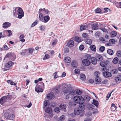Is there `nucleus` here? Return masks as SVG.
<instances>
[{
    "label": "nucleus",
    "mask_w": 121,
    "mask_h": 121,
    "mask_svg": "<svg viewBox=\"0 0 121 121\" xmlns=\"http://www.w3.org/2000/svg\"><path fill=\"white\" fill-rule=\"evenodd\" d=\"M63 89L64 92L65 93H69L72 96H74L77 95L75 90H71L69 88H66L65 87L63 88Z\"/></svg>",
    "instance_id": "f257e3e1"
},
{
    "label": "nucleus",
    "mask_w": 121,
    "mask_h": 121,
    "mask_svg": "<svg viewBox=\"0 0 121 121\" xmlns=\"http://www.w3.org/2000/svg\"><path fill=\"white\" fill-rule=\"evenodd\" d=\"M73 99L77 104H83L84 103L83 98L81 96L76 95L74 97Z\"/></svg>",
    "instance_id": "f03ea898"
},
{
    "label": "nucleus",
    "mask_w": 121,
    "mask_h": 121,
    "mask_svg": "<svg viewBox=\"0 0 121 121\" xmlns=\"http://www.w3.org/2000/svg\"><path fill=\"white\" fill-rule=\"evenodd\" d=\"M12 98V95H11L3 97L0 99V103L2 104L10 100Z\"/></svg>",
    "instance_id": "7ed1b4c3"
},
{
    "label": "nucleus",
    "mask_w": 121,
    "mask_h": 121,
    "mask_svg": "<svg viewBox=\"0 0 121 121\" xmlns=\"http://www.w3.org/2000/svg\"><path fill=\"white\" fill-rule=\"evenodd\" d=\"M83 64L85 66H88L90 64L91 62L88 60L85 59L83 60L82 61Z\"/></svg>",
    "instance_id": "20e7f679"
},
{
    "label": "nucleus",
    "mask_w": 121,
    "mask_h": 121,
    "mask_svg": "<svg viewBox=\"0 0 121 121\" xmlns=\"http://www.w3.org/2000/svg\"><path fill=\"white\" fill-rule=\"evenodd\" d=\"M74 45V41L72 39H70L68 42L67 45L69 47H73Z\"/></svg>",
    "instance_id": "39448f33"
},
{
    "label": "nucleus",
    "mask_w": 121,
    "mask_h": 121,
    "mask_svg": "<svg viewBox=\"0 0 121 121\" xmlns=\"http://www.w3.org/2000/svg\"><path fill=\"white\" fill-rule=\"evenodd\" d=\"M109 63V62L108 60L101 61L100 63V65L102 67H105L107 66Z\"/></svg>",
    "instance_id": "423d86ee"
},
{
    "label": "nucleus",
    "mask_w": 121,
    "mask_h": 121,
    "mask_svg": "<svg viewBox=\"0 0 121 121\" xmlns=\"http://www.w3.org/2000/svg\"><path fill=\"white\" fill-rule=\"evenodd\" d=\"M85 109V107L84 105L82 104H80L79 105L78 109H76V111H83Z\"/></svg>",
    "instance_id": "0eeeda50"
},
{
    "label": "nucleus",
    "mask_w": 121,
    "mask_h": 121,
    "mask_svg": "<svg viewBox=\"0 0 121 121\" xmlns=\"http://www.w3.org/2000/svg\"><path fill=\"white\" fill-rule=\"evenodd\" d=\"M100 29L103 31L104 32L109 33V31L110 29L108 27H101Z\"/></svg>",
    "instance_id": "6e6552de"
},
{
    "label": "nucleus",
    "mask_w": 121,
    "mask_h": 121,
    "mask_svg": "<svg viewBox=\"0 0 121 121\" xmlns=\"http://www.w3.org/2000/svg\"><path fill=\"white\" fill-rule=\"evenodd\" d=\"M115 42V40L113 39H111L110 40L109 42L107 43V45L108 46H111L114 44Z\"/></svg>",
    "instance_id": "1a4fd4ad"
},
{
    "label": "nucleus",
    "mask_w": 121,
    "mask_h": 121,
    "mask_svg": "<svg viewBox=\"0 0 121 121\" xmlns=\"http://www.w3.org/2000/svg\"><path fill=\"white\" fill-rule=\"evenodd\" d=\"M66 105L63 104H61L59 106V108H60V110H63L64 112H63V113H65L66 111Z\"/></svg>",
    "instance_id": "9d476101"
},
{
    "label": "nucleus",
    "mask_w": 121,
    "mask_h": 121,
    "mask_svg": "<svg viewBox=\"0 0 121 121\" xmlns=\"http://www.w3.org/2000/svg\"><path fill=\"white\" fill-rule=\"evenodd\" d=\"M99 25L97 23H94L91 25L92 29L94 30H96L98 29Z\"/></svg>",
    "instance_id": "9b49d317"
},
{
    "label": "nucleus",
    "mask_w": 121,
    "mask_h": 121,
    "mask_svg": "<svg viewBox=\"0 0 121 121\" xmlns=\"http://www.w3.org/2000/svg\"><path fill=\"white\" fill-rule=\"evenodd\" d=\"M10 26V23L8 22H6L3 24V27L4 28H7L9 27Z\"/></svg>",
    "instance_id": "f8f14e48"
},
{
    "label": "nucleus",
    "mask_w": 121,
    "mask_h": 121,
    "mask_svg": "<svg viewBox=\"0 0 121 121\" xmlns=\"http://www.w3.org/2000/svg\"><path fill=\"white\" fill-rule=\"evenodd\" d=\"M76 111V109H75V113L77 115L79 114L81 116H82L84 114V113L83 111Z\"/></svg>",
    "instance_id": "ddd939ff"
},
{
    "label": "nucleus",
    "mask_w": 121,
    "mask_h": 121,
    "mask_svg": "<svg viewBox=\"0 0 121 121\" xmlns=\"http://www.w3.org/2000/svg\"><path fill=\"white\" fill-rule=\"evenodd\" d=\"M54 96V94L53 93H50L47 95V97L48 99H52Z\"/></svg>",
    "instance_id": "4468645a"
},
{
    "label": "nucleus",
    "mask_w": 121,
    "mask_h": 121,
    "mask_svg": "<svg viewBox=\"0 0 121 121\" xmlns=\"http://www.w3.org/2000/svg\"><path fill=\"white\" fill-rule=\"evenodd\" d=\"M103 73L104 76L106 78L111 77L112 76L111 73L108 72H103Z\"/></svg>",
    "instance_id": "2eb2a0df"
},
{
    "label": "nucleus",
    "mask_w": 121,
    "mask_h": 121,
    "mask_svg": "<svg viewBox=\"0 0 121 121\" xmlns=\"http://www.w3.org/2000/svg\"><path fill=\"white\" fill-rule=\"evenodd\" d=\"M71 61V58L68 56L65 57L64 60V62L67 63H69Z\"/></svg>",
    "instance_id": "dca6fc26"
},
{
    "label": "nucleus",
    "mask_w": 121,
    "mask_h": 121,
    "mask_svg": "<svg viewBox=\"0 0 121 121\" xmlns=\"http://www.w3.org/2000/svg\"><path fill=\"white\" fill-rule=\"evenodd\" d=\"M96 59L98 61H100L102 60L103 59L102 56L99 54L95 56Z\"/></svg>",
    "instance_id": "f3484780"
},
{
    "label": "nucleus",
    "mask_w": 121,
    "mask_h": 121,
    "mask_svg": "<svg viewBox=\"0 0 121 121\" xmlns=\"http://www.w3.org/2000/svg\"><path fill=\"white\" fill-rule=\"evenodd\" d=\"M91 61L92 64L93 65H95L97 63V59L94 57H92L91 58Z\"/></svg>",
    "instance_id": "a211bd4d"
},
{
    "label": "nucleus",
    "mask_w": 121,
    "mask_h": 121,
    "mask_svg": "<svg viewBox=\"0 0 121 121\" xmlns=\"http://www.w3.org/2000/svg\"><path fill=\"white\" fill-rule=\"evenodd\" d=\"M69 106H74L76 105L77 103H76L75 101L74 100L71 101H69Z\"/></svg>",
    "instance_id": "6ab92c4d"
},
{
    "label": "nucleus",
    "mask_w": 121,
    "mask_h": 121,
    "mask_svg": "<svg viewBox=\"0 0 121 121\" xmlns=\"http://www.w3.org/2000/svg\"><path fill=\"white\" fill-rule=\"evenodd\" d=\"M83 99H84V101H86L87 102H88L90 99V97L88 95H85L84 96Z\"/></svg>",
    "instance_id": "aec40b11"
},
{
    "label": "nucleus",
    "mask_w": 121,
    "mask_h": 121,
    "mask_svg": "<svg viewBox=\"0 0 121 121\" xmlns=\"http://www.w3.org/2000/svg\"><path fill=\"white\" fill-rule=\"evenodd\" d=\"M71 65L74 68H76L78 64L76 61L73 60L71 63Z\"/></svg>",
    "instance_id": "412c9836"
},
{
    "label": "nucleus",
    "mask_w": 121,
    "mask_h": 121,
    "mask_svg": "<svg viewBox=\"0 0 121 121\" xmlns=\"http://www.w3.org/2000/svg\"><path fill=\"white\" fill-rule=\"evenodd\" d=\"M12 65V62L11 61H9L8 63H6L5 65V68H9Z\"/></svg>",
    "instance_id": "4be33fe9"
},
{
    "label": "nucleus",
    "mask_w": 121,
    "mask_h": 121,
    "mask_svg": "<svg viewBox=\"0 0 121 121\" xmlns=\"http://www.w3.org/2000/svg\"><path fill=\"white\" fill-rule=\"evenodd\" d=\"M111 109L112 111H114L117 108V107L113 103L111 104Z\"/></svg>",
    "instance_id": "5701e85b"
},
{
    "label": "nucleus",
    "mask_w": 121,
    "mask_h": 121,
    "mask_svg": "<svg viewBox=\"0 0 121 121\" xmlns=\"http://www.w3.org/2000/svg\"><path fill=\"white\" fill-rule=\"evenodd\" d=\"M43 22L44 23L48 22L50 19V17L48 16H44V17Z\"/></svg>",
    "instance_id": "b1692460"
},
{
    "label": "nucleus",
    "mask_w": 121,
    "mask_h": 121,
    "mask_svg": "<svg viewBox=\"0 0 121 121\" xmlns=\"http://www.w3.org/2000/svg\"><path fill=\"white\" fill-rule=\"evenodd\" d=\"M110 34L112 37H113L116 36L117 34V33L116 31H112L110 33Z\"/></svg>",
    "instance_id": "393cba45"
},
{
    "label": "nucleus",
    "mask_w": 121,
    "mask_h": 121,
    "mask_svg": "<svg viewBox=\"0 0 121 121\" xmlns=\"http://www.w3.org/2000/svg\"><path fill=\"white\" fill-rule=\"evenodd\" d=\"M35 91L37 92H42L43 91V90L42 88L39 87L35 88Z\"/></svg>",
    "instance_id": "a878e982"
},
{
    "label": "nucleus",
    "mask_w": 121,
    "mask_h": 121,
    "mask_svg": "<svg viewBox=\"0 0 121 121\" xmlns=\"http://www.w3.org/2000/svg\"><path fill=\"white\" fill-rule=\"evenodd\" d=\"M24 37V35L22 34L19 37V39L20 41H21L22 42H24L25 40V39H23Z\"/></svg>",
    "instance_id": "bb28decb"
},
{
    "label": "nucleus",
    "mask_w": 121,
    "mask_h": 121,
    "mask_svg": "<svg viewBox=\"0 0 121 121\" xmlns=\"http://www.w3.org/2000/svg\"><path fill=\"white\" fill-rule=\"evenodd\" d=\"M80 77L82 81L86 79V76L85 74H81L80 75Z\"/></svg>",
    "instance_id": "cd10ccee"
},
{
    "label": "nucleus",
    "mask_w": 121,
    "mask_h": 121,
    "mask_svg": "<svg viewBox=\"0 0 121 121\" xmlns=\"http://www.w3.org/2000/svg\"><path fill=\"white\" fill-rule=\"evenodd\" d=\"M45 111L46 112L50 114L52 112V110L51 108H48L45 110Z\"/></svg>",
    "instance_id": "c85d7f7f"
},
{
    "label": "nucleus",
    "mask_w": 121,
    "mask_h": 121,
    "mask_svg": "<svg viewBox=\"0 0 121 121\" xmlns=\"http://www.w3.org/2000/svg\"><path fill=\"white\" fill-rule=\"evenodd\" d=\"M107 53L109 55H112L114 54L113 51L111 49H109L107 51Z\"/></svg>",
    "instance_id": "c756f323"
},
{
    "label": "nucleus",
    "mask_w": 121,
    "mask_h": 121,
    "mask_svg": "<svg viewBox=\"0 0 121 121\" xmlns=\"http://www.w3.org/2000/svg\"><path fill=\"white\" fill-rule=\"evenodd\" d=\"M9 115V114L8 112H7V111L5 112L4 113V116L5 118L7 119H8Z\"/></svg>",
    "instance_id": "7c9ffc66"
},
{
    "label": "nucleus",
    "mask_w": 121,
    "mask_h": 121,
    "mask_svg": "<svg viewBox=\"0 0 121 121\" xmlns=\"http://www.w3.org/2000/svg\"><path fill=\"white\" fill-rule=\"evenodd\" d=\"M95 80L97 82H100L101 80V78L98 76H96L95 79Z\"/></svg>",
    "instance_id": "2f4dec72"
},
{
    "label": "nucleus",
    "mask_w": 121,
    "mask_h": 121,
    "mask_svg": "<svg viewBox=\"0 0 121 121\" xmlns=\"http://www.w3.org/2000/svg\"><path fill=\"white\" fill-rule=\"evenodd\" d=\"M118 60V59L117 57H115L113 60L112 62L115 64H116L117 63Z\"/></svg>",
    "instance_id": "473e14b6"
},
{
    "label": "nucleus",
    "mask_w": 121,
    "mask_h": 121,
    "mask_svg": "<svg viewBox=\"0 0 121 121\" xmlns=\"http://www.w3.org/2000/svg\"><path fill=\"white\" fill-rule=\"evenodd\" d=\"M39 20L42 22H43L44 17L43 16L42 13H40L39 14Z\"/></svg>",
    "instance_id": "72a5a7b5"
},
{
    "label": "nucleus",
    "mask_w": 121,
    "mask_h": 121,
    "mask_svg": "<svg viewBox=\"0 0 121 121\" xmlns=\"http://www.w3.org/2000/svg\"><path fill=\"white\" fill-rule=\"evenodd\" d=\"M64 52L66 53H68L69 52V49L67 47H65L64 48Z\"/></svg>",
    "instance_id": "f704fd0d"
},
{
    "label": "nucleus",
    "mask_w": 121,
    "mask_h": 121,
    "mask_svg": "<svg viewBox=\"0 0 121 121\" xmlns=\"http://www.w3.org/2000/svg\"><path fill=\"white\" fill-rule=\"evenodd\" d=\"M121 78L118 77H116L115 78V81L117 83H119L121 81Z\"/></svg>",
    "instance_id": "c9c22d12"
},
{
    "label": "nucleus",
    "mask_w": 121,
    "mask_h": 121,
    "mask_svg": "<svg viewBox=\"0 0 121 121\" xmlns=\"http://www.w3.org/2000/svg\"><path fill=\"white\" fill-rule=\"evenodd\" d=\"M17 12L18 14H21L23 13L24 14V12H23L22 9L21 8H20L18 9Z\"/></svg>",
    "instance_id": "e433bc0d"
},
{
    "label": "nucleus",
    "mask_w": 121,
    "mask_h": 121,
    "mask_svg": "<svg viewBox=\"0 0 121 121\" xmlns=\"http://www.w3.org/2000/svg\"><path fill=\"white\" fill-rule=\"evenodd\" d=\"M74 39L76 42H78L79 43L80 42L82 41L81 39H80V38L77 36L75 37L74 38Z\"/></svg>",
    "instance_id": "4c0bfd02"
},
{
    "label": "nucleus",
    "mask_w": 121,
    "mask_h": 121,
    "mask_svg": "<svg viewBox=\"0 0 121 121\" xmlns=\"http://www.w3.org/2000/svg\"><path fill=\"white\" fill-rule=\"evenodd\" d=\"M92 51H96V47L94 45H92L90 47Z\"/></svg>",
    "instance_id": "58836bf2"
},
{
    "label": "nucleus",
    "mask_w": 121,
    "mask_h": 121,
    "mask_svg": "<svg viewBox=\"0 0 121 121\" xmlns=\"http://www.w3.org/2000/svg\"><path fill=\"white\" fill-rule=\"evenodd\" d=\"M85 43L86 44L91 45V44L92 41L91 39H87L86 40Z\"/></svg>",
    "instance_id": "ea45409f"
},
{
    "label": "nucleus",
    "mask_w": 121,
    "mask_h": 121,
    "mask_svg": "<svg viewBox=\"0 0 121 121\" xmlns=\"http://www.w3.org/2000/svg\"><path fill=\"white\" fill-rule=\"evenodd\" d=\"M14 117V115L13 114H11L9 115L8 119L10 120H13V119Z\"/></svg>",
    "instance_id": "a19ab883"
},
{
    "label": "nucleus",
    "mask_w": 121,
    "mask_h": 121,
    "mask_svg": "<svg viewBox=\"0 0 121 121\" xmlns=\"http://www.w3.org/2000/svg\"><path fill=\"white\" fill-rule=\"evenodd\" d=\"M49 104V101L48 100H45L44 102V105L45 107H46Z\"/></svg>",
    "instance_id": "79ce46f5"
},
{
    "label": "nucleus",
    "mask_w": 121,
    "mask_h": 121,
    "mask_svg": "<svg viewBox=\"0 0 121 121\" xmlns=\"http://www.w3.org/2000/svg\"><path fill=\"white\" fill-rule=\"evenodd\" d=\"M95 12L97 13H100L101 11V10L99 8H97L95 10Z\"/></svg>",
    "instance_id": "37998d69"
},
{
    "label": "nucleus",
    "mask_w": 121,
    "mask_h": 121,
    "mask_svg": "<svg viewBox=\"0 0 121 121\" xmlns=\"http://www.w3.org/2000/svg\"><path fill=\"white\" fill-rule=\"evenodd\" d=\"M93 104L97 107L98 105V101L95 100L93 99Z\"/></svg>",
    "instance_id": "c03bdc74"
},
{
    "label": "nucleus",
    "mask_w": 121,
    "mask_h": 121,
    "mask_svg": "<svg viewBox=\"0 0 121 121\" xmlns=\"http://www.w3.org/2000/svg\"><path fill=\"white\" fill-rule=\"evenodd\" d=\"M75 91H76V93L77 95H81L82 93V91H80L79 90L77 89L75 90Z\"/></svg>",
    "instance_id": "a18cd8bd"
},
{
    "label": "nucleus",
    "mask_w": 121,
    "mask_h": 121,
    "mask_svg": "<svg viewBox=\"0 0 121 121\" xmlns=\"http://www.w3.org/2000/svg\"><path fill=\"white\" fill-rule=\"evenodd\" d=\"M7 82L8 83L10 84L11 85H16V84L15 83L10 80H8Z\"/></svg>",
    "instance_id": "49530a36"
},
{
    "label": "nucleus",
    "mask_w": 121,
    "mask_h": 121,
    "mask_svg": "<svg viewBox=\"0 0 121 121\" xmlns=\"http://www.w3.org/2000/svg\"><path fill=\"white\" fill-rule=\"evenodd\" d=\"M34 50V49L33 48H29L28 49V50L30 54H32Z\"/></svg>",
    "instance_id": "de8ad7c7"
},
{
    "label": "nucleus",
    "mask_w": 121,
    "mask_h": 121,
    "mask_svg": "<svg viewBox=\"0 0 121 121\" xmlns=\"http://www.w3.org/2000/svg\"><path fill=\"white\" fill-rule=\"evenodd\" d=\"M60 110V108H59L58 107H56L54 109V111L55 112L57 113L59 112Z\"/></svg>",
    "instance_id": "09e8293b"
},
{
    "label": "nucleus",
    "mask_w": 121,
    "mask_h": 121,
    "mask_svg": "<svg viewBox=\"0 0 121 121\" xmlns=\"http://www.w3.org/2000/svg\"><path fill=\"white\" fill-rule=\"evenodd\" d=\"M105 47L104 46H101L99 48V50L102 52H103L105 50Z\"/></svg>",
    "instance_id": "8fccbe9b"
},
{
    "label": "nucleus",
    "mask_w": 121,
    "mask_h": 121,
    "mask_svg": "<svg viewBox=\"0 0 121 121\" xmlns=\"http://www.w3.org/2000/svg\"><path fill=\"white\" fill-rule=\"evenodd\" d=\"M85 58L88 59L90 60L91 59V56L89 54L86 55H85Z\"/></svg>",
    "instance_id": "3c124183"
},
{
    "label": "nucleus",
    "mask_w": 121,
    "mask_h": 121,
    "mask_svg": "<svg viewBox=\"0 0 121 121\" xmlns=\"http://www.w3.org/2000/svg\"><path fill=\"white\" fill-rule=\"evenodd\" d=\"M92 114V113L90 112H88L86 113L85 115L87 117H89Z\"/></svg>",
    "instance_id": "603ef678"
},
{
    "label": "nucleus",
    "mask_w": 121,
    "mask_h": 121,
    "mask_svg": "<svg viewBox=\"0 0 121 121\" xmlns=\"http://www.w3.org/2000/svg\"><path fill=\"white\" fill-rule=\"evenodd\" d=\"M49 58V56L48 54H46L45 55L44 57L43 58V60H45L46 59H48Z\"/></svg>",
    "instance_id": "864d4df0"
},
{
    "label": "nucleus",
    "mask_w": 121,
    "mask_h": 121,
    "mask_svg": "<svg viewBox=\"0 0 121 121\" xmlns=\"http://www.w3.org/2000/svg\"><path fill=\"white\" fill-rule=\"evenodd\" d=\"M117 56L119 57H121V51H118L117 52Z\"/></svg>",
    "instance_id": "5fc2aeb1"
},
{
    "label": "nucleus",
    "mask_w": 121,
    "mask_h": 121,
    "mask_svg": "<svg viewBox=\"0 0 121 121\" xmlns=\"http://www.w3.org/2000/svg\"><path fill=\"white\" fill-rule=\"evenodd\" d=\"M38 22V21H35L34 22H33L31 25V27H33L35 25H36Z\"/></svg>",
    "instance_id": "6e6d98bb"
},
{
    "label": "nucleus",
    "mask_w": 121,
    "mask_h": 121,
    "mask_svg": "<svg viewBox=\"0 0 121 121\" xmlns=\"http://www.w3.org/2000/svg\"><path fill=\"white\" fill-rule=\"evenodd\" d=\"M74 72L75 73L79 74L80 73V71L79 69H76L74 70Z\"/></svg>",
    "instance_id": "4d7b16f0"
},
{
    "label": "nucleus",
    "mask_w": 121,
    "mask_h": 121,
    "mask_svg": "<svg viewBox=\"0 0 121 121\" xmlns=\"http://www.w3.org/2000/svg\"><path fill=\"white\" fill-rule=\"evenodd\" d=\"M100 32L97 31L95 33V35L96 37H99L100 35Z\"/></svg>",
    "instance_id": "13d9d810"
},
{
    "label": "nucleus",
    "mask_w": 121,
    "mask_h": 121,
    "mask_svg": "<svg viewBox=\"0 0 121 121\" xmlns=\"http://www.w3.org/2000/svg\"><path fill=\"white\" fill-rule=\"evenodd\" d=\"M86 27L83 25L81 26L80 27V30L81 31H82L85 29Z\"/></svg>",
    "instance_id": "bf43d9fd"
},
{
    "label": "nucleus",
    "mask_w": 121,
    "mask_h": 121,
    "mask_svg": "<svg viewBox=\"0 0 121 121\" xmlns=\"http://www.w3.org/2000/svg\"><path fill=\"white\" fill-rule=\"evenodd\" d=\"M84 48V47L83 45H81L79 47V49L81 50H82Z\"/></svg>",
    "instance_id": "052dcab7"
},
{
    "label": "nucleus",
    "mask_w": 121,
    "mask_h": 121,
    "mask_svg": "<svg viewBox=\"0 0 121 121\" xmlns=\"http://www.w3.org/2000/svg\"><path fill=\"white\" fill-rule=\"evenodd\" d=\"M87 34L86 33H85L83 34L82 35V38H85L87 37Z\"/></svg>",
    "instance_id": "680f3d73"
},
{
    "label": "nucleus",
    "mask_w": 121,
    "mask_h": 121,
    "mask_svg": "<svg viewBox=\"0 0 121 121\" xmlns=\"http://www.w3.org/2000/svg\"><path fill=\"white\" fill-rule=\"evenodd\" d=\"M65 118V117L63 115L61 116L60 118V120L61 121L64 120Z\"/></svg>",
    "instance_id": "e2e57ef3"
},
{
    "label": "nucleus",
    "mask_w": 121,
    "mask_h": 121,
    "mask_svg": "<svg viewBox=\"0 0 121 121\" xmlns=\"http://www.w3.org/2000/svg\"><path fill=\"white\" fill-rule=\"evenodd\" d=\"M23 16L24 14L23 13L21 14H18V17L19 19H21L22 17H23Z\"/></svg>",
    "instance_id": "0e129e2a"
},
{
    "label": "nucleus",
    "mask_w": 121,
    "mask_h": 121,
    "mask_svg": "<svg viewBox=\"0 0 121 121\" xmlns=\"http://www.w3.org/2000/svg\"><path fill=\"white\" fill-rule=\"evenodd\" d=\"M6 32L9 34V35L8 36H9L12 34L11 31L10 30H7L6 31Z\"/></svg>",
    "instance_id": "69168bd1"
},
{
    "label": "nucleus",
    "mask_w": 121,
    "mask_h": 121,
    "mask_svg": "<svg viewBox=\"0 0 121 121\" xmlns=\"http://www.w3.org/2000/svg\"><path fill=\"white\" fill-rule=\"evenodd\" d=\"M52 104L51 105V106L52 107H54L56 106V103L54 102H52Z\"/></svg>",
    "instance_id": "338daca9"
},
{
    "label": "nucleus",
    "mask_w": 121,
    "mask_h": 121,
    "mask_svg": "<svg viewBox=\"0 0 121 121\" xmlns=\"http://www.w3.org/2000/svg\"><path fill=\"white\" fill-rule=\"evenodd\" d=\"M57 41L56 40H53L52 42V45H55Z\"/></svg>",
    "instance_id": "774afa93"
}]
</instances>
